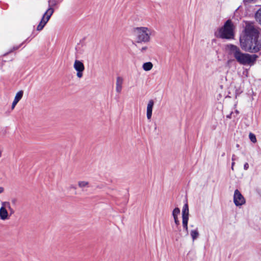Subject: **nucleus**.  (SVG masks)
<instances>
[{
	"label": "nucleus",
	"instance_id": "nucleus-1",
	"mask_svg": "<svg viewBox=\"0 0 261 261\" xmlns=\"http://www.w3.org/2000/svg\"><path fill=\"white\" fill-rule=\"evenodd\" d=\"M260 29L256 27L253 22H247L244 28V34L240 38L241 47L245 51L256 53L261 50Z\"/></svg>",
	"mask_w": 261,
	"mask_h": 261
},
{
	"label": "nucleus",
	"instance_id": "nucleus-2",
	"mask_svg": "<svg viewBox=\"0 0 261 261\" xmlns=\"http://www.w3.org/2000/svg\"><path fill=\"white\" fill-rule=\"evenodd\" d=\"M227 48L229 50V54L232 56L238 63L242 65H253L258 58L256 55L243 53L238 46L233 44L227 45Z\"/></svg>",
	"mask_w": 261,
	"mask_h": 261
},
{
	"label": "nucleus",
	"instance_id": "nucleus-3",
	"mask_svg": "<svg viewBox=\"0 0 261 261\" xmlns=\"http://www.w3.org/2000/svg\"><path fill=\"white\" fill-rule=\"evenodd\" d=\"M234 25L230 19L227 20L224 25L218 30V32H216L215 35L217 38L222 39H230L234 37Z\"/></svg>",
	"mask_w": 261,
	"mask_h": 261
},
{
	"label": "nucleus",
	"instance_id": "nucleus-4",
	"mask_svg": "<svg viewBox=\"0 0 261 261\" xmlns=\"http://www.w3.org/2000/svg\"><path fill=\"white\" fill-rule=\"evenodd\" d=\"M134 32L138 43L148 42L150 40L151 30L146 27H137L134 29Z\"/></svg>",
	"mask_w": 261,
	"mask_h": 261
},
{
	"label": "nucleus",
	"instance_id": "nucleus-5",
	"mask_svg": "<svg viewBox=\"0 0 261 261\" xmlns=\"http://www.w3.org/2000/svg\"><path fill=\"white\" fill-rule=\"evenodd\" d=\"M233 201L236 206H241L245 203L244 197L238 189L234 191Z\"/></svg>",
	"mask_w": 261,
	"mask_h": 261
},
{
	"label": "nucleus",
	"instance_id": "nucleus-6",
	"mask_svg": "<svg viewBox=\"0 0 261 261\" xmlns=\"http://www.w3.org/2000/svg\"><path fill=\"white\" fill-rule=\"evenodd\" d=\"M73 67L77 71L76 75L79 78H81L83 76V71L85 69L84 64L80 61L76 60L74 62Z\"/></svg>",
	"mask_w": 261,
	"mask_h": 261
},
{
	"label": "nucleus",
	"instance_id": "nucleus-7",
	"mask_svg": "<svg viewBox=\"0 0 261 261\" xmlns=\"http://www.w3.org/2000/svg\"><path fill=\"white\" fill-rule=\"evenodd\" d=\"M54 12V9L53 8H48L46 11L43 14L39 24H41V25L44 27L46 23L49 20Z\"/></svg>",
	"mask_w": 261,
	"mask_h": 261
},
{
	"label": "nucleus",
	"instance_id": "nucleus-8",
	"mask_svg": "<svg viewBox=\"0 0 261 261\" xmlns=\"http://www.w3.org/2000/svg\"><path fill=\"white\" fill-rule=\"evenodd\" d=\"M154 105V101L151 99L149 101L147 107V118L148 119H150L152 116V108Z\"/></svg>",
	"mask_w": 261,
	"mask_h": 261
},
{
	"label": "nucleus",
	"instance_id": "nucleus-9",
	"mask_svg": "<svg viewBox=\"0 0 261 261\" xmlns=\"http://www.w3.org/2000/svg\"><path fill=\"white\" fill-rule=\"evenodd\" d=\"M123 79L121 76H118L116 79V91L117 93H120L122 90Z\"/></svg>",
	"mask_w": 261,
	"mask_h": 261
},
{
	"label": "nucleus",
	"instance_id": "nucleus-10",
	"mask_svg": "<svg viewBox=\"0 0 261 261\" xmlns=\"http://www.w3.org/2000/svg\"><path fill=\"white\" fill-rule=\"evenodd\" d=\"M5 205H3L0 208V219L5 220L8 219V213Z\"/></svg>",
	"mask_w": 261,
	"mask_h": 261
},
{
	"label": "nucleus",
	"instance_id": "nucleus-11",
	"mask_svg": "<svg viewBox=\"0 0 261 261\" xmlns=\"http://www.w3.org/2000/svg\"><path fill=\"white\" fill-rule=\"evenodd\" d=\"M189 219V206L187 203L185 204L182 210V219Z\"/></svg>",
	"mask_w": 261,
	"mask_h": 261
},
{
	"label": "nucleus",
	"instance_id": "nucleus-12",
	"mask_svg": "<svg viewBox=\"0 0 261 261\" xmlns=\"http://www.w3.org/2000/svg\"><path fill=\"white\" fill-rule=\"evenodd\" d=\"M254 17L256 21L261 25V7L255 12Z\"/></svg>",
	"mask_w": 261,
	"mask_h": 261
},
{
	"label": "nucleus",
	"instance_id": "nucleus-13",
	"mask_svg": "<svg viewBox=\"0 0 261 261\" xmlns=\"http://www.w3.org/2000/svg\"><path fill=\"white\" fill-rule=\"evenodd\" d=\"M152 67H153V64L150 62H146V63H144L143 65V66H142L143 69L145 71L150 70L152 68Z\"/></svg>",
	"mask_w": 261,
	"mask_h": 261
},
{
	"label": "nucleus",
	"instance_id": "nucleus-14",
	"mask_svg": "<svg viewBox=\"0 0 261 261\" xmlns=\"http://www.w3.org/2000/svg\"><path fill=\"white\" fill-rule=\"evenodd\" d=\"M190 234H191V237L193 241H194L195 240L197 239L199 236V232L198 231V228H196V229L192 230L191 231Z\"/></svg>",
	"mask_w": 261,
	"mask_h": 261
},
{
	"label": "nucleus",
	"instance_id": "nucleus-15",
	"mask_svg": "<svg viewBox=\"0 0 261 261\" xmlns=\"http://www.w3.org/2000/svg\"><path fill=\"white\" fill-rule=\"evenodd\" d=\"M78 186L82 189L88 188L89 187V182L86 181H78Z\"/></svg>",
	"mask_w": 261,
	"mask_h": 261
},
{
	"label": "nucleus",
	"instance_id": "nucleus-16",
	"mask_svg": "<svg viewBox=\"0 0 261 261\" xmlns=\"http://www.w3.org/2000/svg\"><path fill=\"white\" fill-rule=\"evenodd\" d=\"M188 220H189V219H182V222L183 228H184V229L185 230L186 234L187 236L188 235V233H189L188 227Z\"/></svg>",
	"mask_w": 261,
	"mask_h": 261
},
{
	"label": "nucleus",
	"instance_id": "nucleus-17",
	"mask_svg": "<svg viewBox=\"0 0 261 261\" xmlns=\"http://www.w3.org/2000/svg\"><path fill=\"white\" fill-rule=\"evenodd\" d=\"M23 94V91H22V90L19 91V92H18L16 93V94L15 96L14 99L17 100V101H19L22 97Z\"/></svg>",
	"mask_w": 261,
	"mask_h": 261
},
{
	"label": "nucleus",
	"instance_id": "nucleus-18",
	"mask_svg": "<svg viewBox=\"0 0 261 261\" xmlns=\"http://www.w3.org/2000/svg\"><path fill=\"white\" fill-rule=\"evenodd\" d=\"M3 205H7L8 208H9L10 212V215L13 214L14 213V211L13 208H11L10 204L9 202H5L2 203Z\"/></svg>",
	"mask_w": 261,
	"mask_h": 261
},
{
	"label": "nucleus",
	"instance_id": "nucleus-19",
	"mask_svg": "<svg viewBox=\"0 0 261 261\" xmlns=\"http://www.w3.org/2000/svg\"><path fill=\"white\" fill-rule=\"evenodd\" d=\"M180 214V210L178 207L175 208L172 212V216L173 218L177 217L178 215Z\"/></svg>",
	"mask_w": 261,
	"mask_h": 261
},
{
	"label": "nucleus",
	"instance_id": "nucleus-20",
	"mask_svg": "<svg viewBox=\"0 0 261 261\" xmlns=\"http://www.w3.org/2000/svg\"><path fill=\"white\" fill-rule=\"evenodd\" d=\"M49 8H53L58 4V0H49L48 2Z\"/></svg>",
	"mask_w": 261,
	"mask_h": 261
},
{
	"label": "nucleus",
	"instance_id": "nucleus-21",
	"mask_svg": "<svg viewBox=\"0 0 261 261\" xmlns=\"http://www.w3.org/2000/svg\"><path fill=\"white\" fill-rule=\"evenodd\" d=\"M249 137L251 142L253 143H255L256 142V137L253 134L250 133L249 134Z\"/></svg>",
	"mask_w": 261,
	"mask_h": 261
},
{
	"label": "nucleus",
	"instance_id": "nucleus-22",
	"mask_svg": "<svg viewBox=\"0 0 261 261\" xmlns=\"http://www.w3.org/2000/svg\"><path fill=\"white\" fill-rule=\"evenodd\" d=\"M256 0H244L243 3L244 5H246L252 3H255Z\"/></svg>",
	"mask_w": 261,
	"mask_h": 261
},
{
	"label": "nucleus",
	"instance_id": "nucleus-23",
	"mask_svg": "<svg viewBox=\"0 0 261 261\" xmlns=\"http://www.w3.org/2000/svg\"><path fill=\"white\" fill-rule=\"evenodd\" d=\"M18 102V101H17V100H14L13 103H12V107H11V108L12 109H14L15 106L16 105V104Z\"/></svg>",
	"mask_w": 261,
	"mask_h": 261
},
{
	"label": "nucleus",
	"instance_id": "nucleus-24",
	"mask_svg": "<svg viewBox=\"0 0 261 261\" xmlns=\"http://www.w3.org/2000/svg\"><path fill=\"white\" fill-rule=\"evenodd\" d=\"M174 222L176 224V225H177V226L178 227V225H179V221H178V218L177 217H175V218H174Z\"/></svg>",
	"mask_w": 261,
	"mask_h": 261
},
{
	"label": "nucleus",
	"instance_id": "nucleus-25",
	"mask_svg": "<svg viewBox=\"0 0 261 261\" xmlns=\"http://www.w3.org/2000/svg\"><path fill=\"white\" fill-rule=\"evenodd\" d=\"M43 28L44 27L42 25H41V24L39 23V24L38 25V26L37 27V30L40 31L43 29Z\"/></svg>",
	"mask_w": 261,
	"mask_h": 261
},
{
	"label": "nucleus",
	"instance_id": "nucleus-26",
	"mask_svg": "<svg viewBox=\"0 0 261 261\" xmlns=\"http://www.w3.org/2000/svg\"><path fill=\"white\" fill-rule=\"evenodd\" d=\"M147 46H144V47H142L140 49V51L142 53H144L147 50Z\"/></svg>",
	"mask_w": 261,
	"mask_h": 261
},
{
	"label": "nucleus",
	"instance_id": "nucleus-27",
	"mask_svg": "<svg viewBox=\"0 0 261 261\" xmlns=\"http://www.w3.org/2000/svg\"><path fill=\"white\" fill-rule=\"evenodd\" d=\"M249 168V164L247 163H246L244 165V168L245 170H247Z\"/></svg>",
	"mask_w": 261,
	"mask_h": 261
},
{
	"label": "nucleus",
	"instance_id": "nucleus-28",
	"mask_svg": "<svg viewBox=\"0 0 261 261\" xmlns=\"http://www.w3.org/2000/svg\"><path fill=\"white\" fill-rule=\"evenodd\" d=\"M69 189H76V187L74 185H71L70 186Z\"/></svg>",
	"mask_w": 261,
	"mask_h": 261
},
{
	"label": "nucleus",
	"instance_id": "nucleus-29",
	"mask_svg": "<svg viewBox=\"0 0 261 261\" xmlns=\"http://www.w3.org/2000/svg\"><path fill=\"white\" fill-rule=\"evenodd\" d=\"M4 191L3 187H0V194L2 193Z\"/></svg>",
	"mask_w": 261,
	"mask_h": 261
},
{
	"label": "nucleus",
	"instance_id": "nucleus-30",
	"mask_svg": "<svg viewBox=\"0 0 261 261\" xmlns=\"http://www.w3.org/2000/svg\"><path fill=\"white\" fill-rule=\"evenodd\" d=\"M234 165V162H232V164H231V169L232 170H233V166Z\"/></svg>",
	"mask_w": 261,
	"mask_h": 261
},
{
	"label": "nucleus",
	"instance_id": "nucleus-31",
	"mask_svg": "<svg viewBox=\"0 0 261 261\" xmlns=\"http://www.w3.org/2000/svg\"><path fill=\"white\" fill-rule=\"evenodd\" d=\"M235 156H235V155H234V154H233V155H232V161H233V162L235 160Z\"/></svg>",
	"mask_w": 261,
	"mask_h": 261
},
{
	"label": "nucleus",
	"instance_id": "nucleus-32",
	"mask_svg": "<svg viewBox=\"0 0 261 261\" xmlns=\"http://www.w3.org/2000/svg\"><path fill=\"white\" fill-rule=\"evenodd\" d=\"M230 115H231V114L229 115H227V118H230Z\"/></svg>",
	"mask_w": 261,
	"mask_h": 261
},
{
	"label": "nucleus",
	"instance_id": "nucleus-33",
	"mask_svg": "<svg viewBox=\"0 0 261 261\" xmlns=\"http://www.w3.org/2000/svg\"><path fill=\"white\" fill-rule=\"evenodd\" d=\"M2 156V151L0 150V157Z\"/></svg>",
	"mask_w": 261,
	"mask_h": 261
}]
</instances>
